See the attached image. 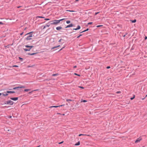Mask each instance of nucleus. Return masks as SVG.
<instances>
[{
	"instance_id": "4",
	"label": "nucleus",
	"mask_w": 147,
	"mask_h": 147,
	"mask_svg": "<svg viewBox=\"0 0 147 147\" xmlns=\"http://www.w3.org/2000/svg\"><path fill=\"white\" fill-rule=\"evenodd\" d=\"M7 104L12 105L13 104V102L12 101L9 100L7 102Z\"/></svg>"
},
{
	"instance_id": "23",
	"label": "nucleus",
	"mask_w": 147,
	"mask_h": 147,
	"mask_svg": "<svg viewBox=\"0 0 147 147\" xmlns=\"http://www.w3.org/2000/svg\"><path fill=\"white\" fill-rule=\"evenodd\" d=\"M67 11H70V12H74L75 11H72V10H67Z\"/></svg>"
},
{
	"instance_id": "6",
	"label": "nucleus",
	"mask_w": 147,
	"mask_h": 147,
	"mask_svg": "<svg viewBox=\"0 0 147 147\" xmlns=\"http://www.w3.org/2000/svg\"><path fill=\"white\" fill-rule=\"evenodd\" d=\"M64 105H60V106H52L50 107H49V108H53V107L57 108V107H61V106H64Z\"/></svg>"
},
{
	"instance_id": "3",
	"label": "nucleus",
	"mask_w": 147,
	"mask_h": 147,
	"mask_svg": "<svg viewBox=\"0 0 147 147\" xmlns=\"http://www.w3.org/2000/svg\"><path fill=\"white\" fill-rule=\"evenodd\" d=\"M25 47L27 48H28V49H24V50L25 51H30L31 49L33 48L34 47L33 46H29L28 45H26L25 46Z\"/></svg>"
},
{
	"instance_id": "43",
	"label": "nucleus",
	"mask_w": 147,
	"mask_h": 147,
	"mask_svg": "<svg viewBox=\"0 0 147 147\" xmlns=\"http://www.w3.org/2000/svg\"><path fill=\"white\" fill-rule=\"evenodd\" d=\"M61 40H62V39H60V40H59V42H61Z\"/></svg>"
},
{
	"instance_id": "52",
	"label": "nucleus",
	"mask_w": 147,
	"mask_h": 147,
	"mask_svg": "<svg viewBox=\"0 0 147 147\" xmlns=\"http://www.w3.org/2000/svg\"><path fill=\"white\" fill-rule=\"evenodd\" d=\"M46 27V26H44V28H45Z\"/></svg>"
},
{
	"instance_id": "22",
	"label": "nucleus",
	"mask_w": 147,
	"mask_h": 147,
	"mask_svg": "<svg viewBox=\"0 0 147 147\" xmlns=\"http://www.w3.org/2000/svg\"><path fill=\"white\" fill-rule=\"evenodd\" d=\"M78 28V30L79 29H80V26H77V28Z\"/></svg>"
},
{
	"instance_id": "24",
	"label": "nucleus",
	"mask_w": 147,
	"mask_h": 147,
	"mask_svg": "<svg viewBox=\"0 0 147 147\" xmlns=\"http://www.w3.org/2000/svg\"><path fill=\"white\" fill-rule=\"evenodd\" d=\"M82 135H83V136H85V135H86V134H80L79 135V136H82Z\"/></svg>"
},
{
	"instance_id": "1",
	"label": "nucleus",
	"mask_w": 147,
	"mask_h": 147,
	"mask_svg": "<svg viewBox=\"0 0 147 147\" xmlns=\"http://www.w3.org/2000/svg\"><path fill=\"white\" fill-rule=\"evenodd\" d=\"M65 19V18H63L58 20H54L50 22H51V25H57L59 24L60 21Z\"/></svg>"
},
{
	"instance_id": "33",
	"label": "nucleus",
	"mask_w": 147,
	"mask_h": 147,
	"mask_svg": "<svg viewBox=\"0 0 147 147\" xmlns=\"http://www.w3.org/2000/svg\"><path fill=\"white\" fill-rule=\"evenodd\" d=\"M99 12H96L95 13V15H96L97 14L99 13Z\"/></svg>"
},
{
	"instance_id": "57",
	"label": "nucleus",
	"mask_w": 147,
	"mask_h": 147,
	"mask_svg": "<svg viewBox=\"0 0 147 147\" xmlns=\"http://www.w3.org/2000/svg\"><path fill=\"white\" fill-rule=\"evenodd\" d=\"M144 147V146H143V147Z\"/></svg>"
},
{
	"instance_id": "17",
	"label": "nucleus",
	"mask_w": 147,
	"mask_h": 147,
	"mask_svg": "<svg viewBox=\"0 0 147 147\" xmlns=\"http://www.w3.org/2000/svg\"><path fill=\"white\" fill-rule=\"evenodd\" d=\"M136 20H132L131 22L132 23H135L136 22Z\"/></svg>"
},
{
	"instance_id": "31",
	"label": "nucleus",
	"mask_w": 147,
	"mask_h": 147,
	"mask_svg": "<svg viewBox=\"0 0 147 147\" xmlns=\"http://www.w3.org/2000/svg\"><path fill=\"white\" fill-rule=\"evenodd\" d=\"M33 90V91H32L31 92H29V94H30V93H32V92H33V91H36V90Z\"/></svg>"
},
{
	"instance_id": "13",
	"label": "nucleus",
	"mask_w": 147,
	"mask_h": 147,
	"mask_svg": "<svg viewBox=\"0 0 147 147\" xmlns=\"http://www.w3.org/2000/svg\"><path fill=\"white\" fill-rule=\"evenodd\" d=\"M80 144V142L79 141L77 143H76L75 145V146H78Z\"/></svg>"
},
{
	"instance_id": "46",
	"label": "nucleus",
	"mask_w": 147,
	"mask_h": 147,
	"mask_svg": "<svg viewBox=\"0 0 147 147\" xmlns=\"http://www.w3.org/2000/svg\"><path fill=\"white\" fill-rule=\"evenodd\" d=\"M77 67V66H74V68H76Z\"/></svg>"
},
{
	"instance_id": "20",
	"label": "nucleus",
	"mask_w": 147,
	"mask_h": 147,
	"mask_svg": "<svg viewBox=\"0 0 147 147\" xmlns=\"http://www.w3.org/2000/svg\"><path fill=\"white\" fill-rule=\"evenodd\" d=\"M36 53H31V54H29V55H34L35 54H36Z\"/></svg>"
},
{
	"instance_id": "2",
	"label": "nucleus",
	"mask_w": 147,
	"mask_h": 147,
	"mask_svg": "<svg viewBox=\"0 0 147 147\" xmlns=\"http://www.w3.org/2000/svg\"><path fill=\"white\" fill-rule=\"evenodd\" d=\"M32 32H31L29 33H27L26 35H28V36H27V38H26V40H30L32 39L31 37L32 36Z\"/></svg>"
},
{
	"instance_id": "39",
	"label": "nucleus",
	"mask_w": 147,
	"mask_h": 147,
	"mask_svg": "<svg viewBox=\"0 0 147 147\" xmlns=\"http://www.w3.org/2000/svg\"><path fill=\"white\" fill-rule=\"evenodd\" d=\"M0 24L3 25V24L2 22H0Z\"/></svg>"
},
{
	"instance_id": "29",
	"label": "nucleus",
	"mask_w": 147,
	"mask_h": 147,
	"mask_svg": "<svg viewBox=\"0 0 147 147\" xmlns=\"http://www.w3.org/2000/svg\"><path fill=\"white\" fill-rule=\"evenodd\" d=\"M92 23L91 22H89V23H88V25H90V24H92Z\"/></svg>"
},
{
	"instance_id": "38",
	"label": "nucleus",
	"mask_w": 147,
	"mask_h": 147,
	"mask_svg": "<svg viewBox=\"0 0 147 147\" xmlns=\"http://www.w3.org/2000/svg\"><path fill=\"white\" fill-rule=\"evenodd\" d=\"M63 142V141L61 142H60L59 143V144H61Z\"/></svg>"
},
{
	"instance_id": "7",
	"label": "nucleus",
	"mask_w": 147,
	"mask_h": 147,
	"mask_svg": "<svg viewBox=\"0 0 147 147\" xmlns=\"http://www.w3.org/2000/svg\"><path fill=\"white\" fill-rule=\"evenodd\" d=\"M10 99L14 101H16L18 99V97H14V98H11Z\"/></svg>"
},
{
	"instance_id": "18",
	"label": "nucleus",
	"mask_w": 147,
	"mask_h": 147,
	"mask_svg": "<svg viewBox=\"0 0 147 147\" xmlns=\"http://www.w3.org/2000/svg\"><path fill=\"white\" fill-rule=\"evenodd\" d=\"M58 75V74H53L52 75V76H57Z\"/></svg>"
},
{
	"instance_id": "10",
	"label": "nucleus",
	"mask_w": 147,
	"mask_h": 147,
	"mask_svg": "<svg viewBox=\"0 0 147 147\" xmlns=\"http://www.w3.org/2000/svg\"><path fill=\"white\" fill-rule=\"evenodd\" d=\"M25 87H24V86H21V87H15V88H14L13 89H14V90H15V89H17L18 88H24Z\"/></svg>"
},
{
	"instance_id": "56",
	"label": "nucleus",
	"mask_w": 147,
	"mask_h": 147,
	"mask_svg": "<svg viewBox=\"0 0 147 147\" xmlns=\"http://www.w3.org/2000/svg\"><path fill=\"white\" fill-rule=\"evenodd\" d=\"M147 95L146 96V97H147Z\"/></svg>"
},
{
	"instance_id": "21",
	"label": "nucleus",
	"mask_w": 147,
	"mask_h": 147,
	"mask_svg": "<svg viewBox=\"0 0 147 147\" xmlns=\"http://www.w3.org/2000/svg\"><path fill=\"white\" fill-rule=\"evenodd\" d=\"M66 23L67 24H69L70 23V21H67L66 22Z\"/></svg>"
},
{
	"instance_id": "30",
	"label": "nucleus",
	"mask_w": 147,
	"mask_h": 147,
	"mask_svg": "<svg viewBox=\"0 0 147 147\" xmlns=\"http://www.w3.org/2000/svg\"><path fill=\"white\" fill-rule=\"evenodd\" d=\"M82 36V34H80L79 35V36H78L77 37V38H79L80 36Z\"/></svg>"
},
{
	"instance_id": "34",
	"label": "nucleus",
	"mask_w": 147,
	"mask_h": 147,
	"mask_svg": "<svg viewBox=\"0 0 147 147\" xmlns=\"http://www.w3.org/2000/svg\"><path fill=\"white\" fill-rule=\"evenodd\" d=\"M50 24H49V25L47 24V25L46 26V27H49V26H50Z\"/></svg>"
},
{
	"instance_id": "41",
	"label": "nucleus",
	"mask_w": 147,
	"mask_h": 147,
	"mask_svg": "<svg viewBox=\"0 0 147 147\" xmlns=\"http://www.w3.org/2000/svg\"><path fill=\"white\" fill-rule=\"evenodd\" d=\"M79 87L80 88H83V89L84 88V87H82V86H79Z\"/></svg>"
},
{
	"instance_id": "9",
	"label": "nucleus",
	"mask_w": 147,
	"mask_h": 147,
	"mask_svg": "<svg viewBox=\"0 0 147 147\" xmlns=\"http://www.w3.org/2000/svg\"><path fill=\"white\" fill-rule=\"evenodd\" d=\"M62 28V27L61 26H59V27H57L56 28L57 30H60Z\"/></svg>"
},
{
	"instance_id": "40",
	"label": "nucleus",
	"mask_w": 147,
	"mask_h": 147,
	"mask_svg": "<svg viewBox=\"0 0 147 147\" xmlns=\"http://www.w3.org/2000/svg\"><path fill=\"white\" fill-rule=\"evenodd\" d=\"M110 68V66H107V69H109Z\"/></svg>"
},
{
	"instance_id": "45",
	"label": "nucleus",
	"mask_w": 147,
	"mask_h": 147,
	"mask_svg": "<svg viewBox=\"0 0 147 147\" xmlns=\"http://www.w3.org/2000/svg\"><path fill=\"white\" fill-rule=\"evenodd\" d=\"M19 58L20 59H22L20 57H19Z\"/></svg>"
},
{
	"instance_id": "51",
	"label": "nucleus",
	"mask_w": 147,
	"mask_h": 147,
	"mask_svg": "<svg viewBox=\"0 0 147 147\" xmlns=\"http://www.w3.org/2000/svg\"><path fill=\"white\" fill-rule=\"evenodd\" d=\"M2 95V93H0V96H1Z\"/></svg>"
},
{
	"instance_id": "5",
	"label": "nucleus",
	"mask_w": 147,
	"mask_h": 147,
	"mask_svg": "<svg viewBox=\"0 0 147 147\" xmlns=\"http://www.w3.org/2000/svg\"><path fill=\"white\" fill-rule=\"evenodd\" d=\"M142 140V138L140 137L139 138H138L137 140L135 141V143H137L138 142H139Z\"/></svg>"
},
{
	"instance_id": "53",
	"label": "nucleus",
	"mask_w": 147,
	"mask_h": 147,
	"mask_svg": "<svg viewBox=\"0 0 147 147\" xmlns=\"http://www.w3.org/2000/svg\"><path fill=\"white\" fill-rule=\"evenodd\" d=\"M145 98H143L142 99V100H144Z\"/></svg>"
},
{
	"instance_id": "44",
	"label": "nucleus",
	"mask_w": 147,
	"mask_h": 147,
	"mask_svg": "<svg viewBox=\"0 0 147 147\" xmlns=\"http://www.w3.org/2000/svg\"><path fill=\"white\" fill-rule=\"evenodd\" d=\"M23 32H22V33L20 34V35H22L23 34Z\"/></svg>"
},
{
	"instance_id": "19",
	"label": "nucleus",
	"mask_w": 147,
	"mask_h": 147,
	"mask_svg": "<svg viewBox=\"0 0 147 147\" xmlns=\"http://www.w3.org/2000/svg\"><path fill=\"white\" fill-rule=\"evenodd\" d=\"M88 29H87L86 30H84V31H83L80 32V33H82L83 32H86V31H88Z\"/></svg>"
},
{
	"instance_id": "25",
	"label": "nucleus",
	"mask_w": 147,
	"mask_h": 147,
	"mask_svg": "<svg viewBox=\"0 0 147 147\" xmlns=\"http://www.w3.org/2000/svg\"><path fill=\"white\" fill-rule=\"evenodd\" d=\"M13 67H18V66L17 65H14L13 66Z\"/></svg>"
},
{
	"instance_id": "16",
	"label": "nucleus",
	"mask_w": 147,
	"mask_h": 147,
	"mask_svg": "<svg viewBox=\"0 0 147 147\" xmlns=\"http://www.w3.org/2000/svg\"><path fill=\"white\" fill-rule=\"evenodd\" d=\"M37 18H44V17L42 16H37L36 17Z\"/></svg>"
},
{
	"instance_id": "12",
	"label": "nucleus",
	"mask_w": 147,
	"mask_h": 147,
	"mask_svg": "<svg viewBox=\"0 0 147 147\" xmlns=\"http://www.w3.org/2000/svg\"><path fill=\"white\" fill-rule=\"evenodd\" d=\"M7 93H15V92H14V91H7Z\"/></svg>"
},
{
	"instance_id": "15",
	"label": "nucleus",
	"mask_w": 147,
	"mask_h": 147,
	"mask_svg": "<svg viewBox=\"0 0 147 147\" xmlns=\"http://www.w3.org/2000/svg\"><path fill=\"white\" fill-rule=\"evenodd\" d=\"M30 90V89H26L24 90V91L25 92H27Z\"/></svg>"
},
{
	"instance_id": "11",
	"label": "nucleus",
	"mask_w": 147,
	"mask_h": 147,
	"mask_svg": "<svg viewBox=\"0 0 147 147\" xmlns=\"http://www.w3.org/2000/svg\"><path fill=\"white\" fill-rule=\"evenodd\" d=\"M2 93V94L3 96H7L8 95V94H7V93H5V94H4V93Z\"/></svg>"
},
{
	"instance_id": "47",
	"label": "nucleus",
	"mask_w": 147,
	"mask_h": 147,
	"mask_svg": "<svg viewBox=\"0 0 147 147\" xmlns=\"http://www.w3.org/2000/svg\"><path fill=\"white\" fill-rule=\"evenodd\" d=\"M11 117V116H9V117H8L9 118H10Z\"/></svg>"
},
{
	"instance_id": "14",
	"label": "nucleus",
	"mask_w": 147,
	"mask_h": 147,
	"mask_svg": "<svg viewBox=\"0 0 147 147\" xmlns=\"http://www.w3.org/2000/svg\"><path fill=\"white\" fill-rule=\"evenodd\" d=\"M60 45H58V46H57L53 47L52 48V49H54L55 48H57L58 47H60Z\"/></svg>"
},
{
	"instance_id": "32",
	"label": "nucleus",
	"mask_w": 147,
	"mask_h": 147,
	"mask_svg": "<svg viewBox=\"0 0 147 147\" xmlns=\"http://www.w3.org/2000/svg\"><path fill=\"white\" fill-rule=\"evenodd\" d=\"M74 74L75 75H77V76H80V75L78 74H77L76 73H75Z\"/></svg>"
},
{
	"instance_id": "49",
	"label": "nucleus",
	"mask_w": 147,
	"mask_h": 147,
	"mask_svg": "<svg viewBox=\"0 0 147 147\" xmlns=\"http://www.w3.org/2000/svg\"><path fill=\"white\" fill-rule=\"evenodd\" d=\"M147 38V37L146 36L145 37V39L146 40Z\"/></svg>"
},
{
	"instance_id": "26",
	"label": "nucleus",
	"mask_w": 147,
	"mask_h": 147,
	"mask_svg": "<svg viewBox=\"0 0 147 147\" xmlns=\"http://www.w3.org/2000/svg\"><path fill=\"white\" fill-rule=\"evenodd\" d=\"M69 100H70V101H71L72 100H70V99H67L66 100L68 102H69Z\"/></svg>"
},
{
	"instance_id": "36",
	"label": "nucleus",
	"mask_w": 147,
	"mask_h": 147,
	"mask_svg": "<svg viewBox=\"0 0 147 147\" xmlns=\"http://www.w3.org/2000/svg\"><path fill=\"white\" fill-rule=\"evenodd\" d=\"M102 26V25H98V26H97V27H100V26Z\"/></svg>"
},
{
	"instance_id": "35",
	"label": "nucleus",
	"mask_w": 147,
	"mask_h": 147,
	"mask_svg": "<svg viewBox=\"0 0 147 147\" xmlns=\"http://www.w3.org/2000/svg\"><path fill=\"white\" fill-rule=\"evenodd\" d=\"M134 97H135V96H134L133 97V98H131V100H133V99L134 98Z\"/></svg>"
},
{
	"instance_id": "55",
	"label": "nucleus",
	"mask_w": 147,
	"mask_h": 147,
	"mask_svg": "<svg viewBox=\"0 0 147 147\" xmlns=\"http://www.w3.org/2000/svg\"><path fill=\"white\" fill-rule=\"evenodd\" d=\"M62 48H63V49L64 48V47H63Z\"/></svg>"
},
{
	"instance_id": "28",
	"label": "nucleus",
	"mask_w": 147,
	"mask_h": 147,
	"mask_svg": "<svg viewBox=\"0 0 147 147\" xmlns=\"http://www.w3.org/2000/svg\"><path fill=\"white\" fill-rule=\"evenodd\" d=\"M82 102H86L87 101L85 100H82Z\"/></svg>"
},
{
	"instance_id": "42",
	"label": "nucleus",
	"mask_w": 147,
	"mask_h": 147,
	"mask_svg": "<svg viewBox=\"0 0 147 147\" xmlns=\"http://www.w3.org/2000/svg\"><path fill=\"white\" fill-rule=\"evenodd\" d=\"M73 29L74 30H78V29L77 28H74Z\"/></svg>"
},
{
	"instance_id": "37",
	"label": "nucleus",
	"mask_w": 147,
	"mask_h": 147,
	"mask_svg": "<svg viewBox=\"0 0 147 147\" xmlns=\"http://www.w3.org/2000/svg\"><path fill=\"white\" fill-rule=\"evenodd\" d=\"M45 20H49V19L46 18V19H45Z\"/></svg>"
},
{
	"instance_id": "48",
	"label": "nucleus",
	"mask_w": 147,
	"mask_h": 147,
	"mask_svg": "<svg viewBox=\"0 0 147 147\" xmlns=\"http://www.w3.org/2000/svg\"><path fill=\"white\" fill-rule=\"evenodd\" d=\"M86 136H90V135H86Z\"/></svg>"
},
{
	"instance_id": "8",
	"label": "nucleus",
	"mask_w": 147,
	"mask_h": 147,
	"mask_svg": "<svg viewBox=\"0 0 147 147\" xmlns=\"http://www.w3.org/2000/svg\"><path fill=\"white\" fill-rule=\"evenodd\" d=\"M73 25L72 24H71L68 25H67L66 27L65 28H69V27H72L73 26Z\"/></svg>"
},
{
	"instance_id": "27",
	"label": "nucleus",
	"mask_w": 147,
	"mask_h": 147,
	"mask_svg": "<svg viewBox=\"0 0 147 147\" xmlns=\"http://www.w3.org/2000/svg\"><path fill=\"white\" fill-rule=\"evenodd\" d=\"M116 93L117 94H119L120 93H121V92L120 91H117Z\"/></svg>"
},
{
	"instance_id": "54",
	"label": "nucleus",
	"mask_w": 147,
	"mask_h": 147,
	"mask_svg": "<svg viewBox=\"0 0 147 147\" xmlns=\"http://www.w3.org/2000/svg\"><path fill=\"white\" fill-rule=\"evenodd\" d=\"M125 35H124V36H123V37H125Z\"/></svg>"
},
{
	"instance_id": "50",
	"label": "nucleus",
	"mask_w": 147,
	"mask_h": 147,
	"mask_svg": "<svg viewBox=\"0 0 147 147\" xmlns=\"http://www.w3.org/2000/svg\"><path fill=\"white\" fill-rule=\"evenodd\" d=\"M63 49V48H61V49H60L59 50V51H61V50Z\"/></svg>"
}]
</instances>
